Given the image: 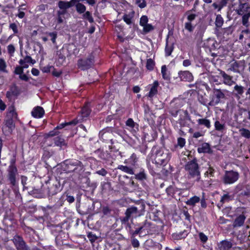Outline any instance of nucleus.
<instances>
[{
	"mask_svg": "<svg viewBox=\"0 0 250 250\" xmlns=\"http://www.w3.org/2000/svg\"><path fill=\"white\" fill-rule=\"evenodd\" d=\"M185 169L187 172L188 178H195L197 181L200 179V172L195 159L188 162L185 166Z\"/></svg>",
	"mask_w": 250,
	"mask_h": 250,
	"instance_id": "1",
	"label": "nucleus"
},
{
	"mask_svg": "<svg viewBox=\"0 0 250 250\" xmlns=\"http://www.w3.org/2000/svg\"><path fill=\"white\" fill-rule=\"evenodd\" d=\"M170 157L169 150L163 147L157 151L154 160L157 164L165 166L168 162Z\"/></svg>",
	"mask_w": 250,
	"mask_h": 250,
	"instance_id": "2",
	"label": "nucleus"
},
{
	"mask_svg": "<svg viewBox=\"0 0 250 250\" xmlns=\"http://www.w3.org/2000/svg\"><path fill=\"white\" fill-rule=\"evenodd\" d=\"M210 101L208 104L210 106H214L218 104L222 99L225 98V95L223 91L220 89H214L212 95L210 97Z\"/></svg>",
	"mask_w": 250,
	"mask_h": 250,
	"instance_id": "3",
	"label": "nucleus"
},
{
	"mask_svg": "<svg viewBox=\"0 0 250 250\" xmlns=\"http://www.w3.org/2000/svg\"><path fill=\"white\" fill-rule=\"evenodd\" d=\"M239 178V173L234 171H226L223 177L222 181L225 184H232Z\"/></svg>",
	"mask_w": 250,
	"mask_h": 250,
	"instance_id": "4",
	"label": "nucleus"
},
{
	"mask_svg": "<svg viewBox=\"0 0 250 250\" xmlns=\"http://www.w3.org/2000/svg\"><path fill=\"white\" fill-rule=\"evenodd\" d=\"M159 85V84L157 81H154L152 84H148L146 87V89L148 91L146 96L148 97L150 99L155 97L158 93Z\"/></svg>",
	"mask_w": 250,
	"mask_h": 250,
	"instance_id": "5",
	"label": "nucleus"
},
{
	"mask_svg": "<svg viewBox=\"0 0 250 250\" xmlns=\"http://www.w3.org/2000/svg\"><path fill=\"white\" fill-rule=\"evenodd\" d=\"M94 62V57L92 55L86 59H81L79 60L78 65L79 68L83 70L88 69L90 67Z\"/></svg>",
	"mask_w": 250,
	"mask_h": 250,
	"instance_id": "6",
	"label": "nucleus"
},
{
	"mask_svg": "<svg viewBox=\"0 0 250 250\" xmlns=\"http://www.w3.org/2000/svg\"><path fill=\"white\" fill-rule=\"evenodd\" d=\"M235 11L239 15L249 14L250 13V4L247 3H240Z\"/></svg>",
	"mask_w": 250,
	"mask_h": 250,
	"instance_id": "7",
	"label": "nucleus"
},
{
	"mask_svg": "<svg viewBox=\"0 0 250 250\" xmlns=\"http://www.w3.org/2000/svg\"><path fill=\"white\" fill-rule=\"evenodd\" d=\"M178 76L181 81L190 82L193 80V76L188 71H181L178 73Z\"/></svg>",
	"mask_w": 250,
	"mask_h": 250,
	"instance_id": "8",
	"label": "nucleus"
},
{
	"mask_svg": "<svg viewBox=\"0 0 250 250\" xmlns=\"http://www.w3.org/2000/svg\"><path fill=\"white\" fill-rule=\"evenodd\" d=\"M125 214L126 217L124 219L125 221H128L129 218L131 216L136 217L140 215L138 212L137 208L135 207H131L128 208L126 210Z\"/></svg>",
	"mask_w": 250,
	"mask_h": 250,
	"instance_id": "9",
	"label": "nucleus"
},
{
	"mask_svg": "<svg viewBox=\"0 0 250 250\" xmlns=\"http://www.w3.org/2000/svg\"><path fill=\"white\" fill-rule=\"evenodd\" d=\"M219 75L223 78L224 84L231 86L235 83L232 77L228 75L224 71L220 70Z\"/></svg>",
	"mask_w": 250,
	"mask_h": 250,
	"instance_id": "10",
	"label": "nucleus"
},
{
	"mask_svg": "<svg viewBox=\"0 0 250 250\" xmlns=\"http://www.w3.org/2000/svg\"><path fill=\"white\" fill-rule=\"evenodd\" d=\"M13 242L18 250H27L22 239L20 237H14Z\"/></svg>",
	"mask_w": 250,
	"mask_h": 250,
	"instance_id": "11",
	"label": "nucleus"
},
{
	"mask_svg": "<svg viewBox=\"0 0 250 250\" xmlns=\"http://www.w3.org/2000/svg\"><path fill=\"white\" fill-rule=\"evenodd\" d=\"M17 174V169L14 167H11L9 168L8 177L11 184L15 186L16 184V176Z\"/></svg>",
	"mask_w": 250,
	"mask_h": 250,
	"instance_id": "12",
	"label": "nucleus"
},
{
	"mask_svg": "<svg viewBox=\"0 0 250 250\" xmlns=\"http://www.w3.org/2000/svg\"><path fill=\"white\" fill-rule=\"evenodd\" d=\"M77 0H71L70 1H60L58 3V6L61 9H66L75 4H76Z\"/></svg>",
	"mask_w": 250,
	"mask_h": 250,
	"instance_id": "13",
	"label": "nucleus"
},
{
	"mask_svg": "<svg viewBox=\"0 0 250 250\" xmlns=\"http://www.w3.org/2000/svg\"><path fill=\"white\" fill-rule=\"evenodd\" d=\"M44 113V111L41 106H37L33 108L31 112L32 115L36 118H42Z\"/></svg>",
	"mask_w": 250,
	"mask_h": 250,
	"instance_id": "14",
	"label": "nucleus"
},
{
	"mask_svg": "<svg viewBox=\"0 0 250 250\" xmlns=\"http://www.w3.org/2000/svg\"><path fill=\"white\" fill-rule=\"evenodd\" d=\"M31 63L34 64L35 61L33 60L31 57L26 56L23 59H21L19 61V63L24 68L28 67V63Z\"/></svg>",
	"mask_w": 250,
	"mask_h": 250,
	"instance_id": "15",
	"label": "nucleus"
},
{
	"mask_svg": "<svg viewBox=\"0 0 250 250\" xmlns=\"http://www.w3.org/2000/svg\"><path fill=\"white\" fill-rule=\"evenodd\" d=\"M232 243L227 240L221 241L218 245L220 250H231Z\"/></svg>",
	"mask_w": 250,
	"mask_h": 250,
	"instance_id": "16",
	"label": "nucleus"
},
{
	"mask_svg": "<svg viewBox=\"0 0 250 250\" xmlns=\"http://www.w3.org/2000/svg\"><path fill=\"white\" fill-rule=\"evenodd\" d=\"M246 217L244 215H240L237 217L234 220L233 226L234 228L240 227L242 226L245 222Z\"/></svg>",
	"mask_w": 250,
	"mask_h": 250,
	"instance_id": "17",
	"label": "nucleus"
},
{
	"mask_svg": "<svg viewBox=\"0 0 250 250\" xmlns=\"http://www.w3.org/2000/svg\"><path fill=\"white\" fill-rule=\"evenodd\" d=\"M198 152L200 153H209L210 151V148L209 147V145L208 143H204L202 144L198 148Z\"/></svg>",
	"mask_w": 250,
	"mask_h": 250,
	"instance_id": "18",
	"label": "nucleus"
},
{
	"mask_svg": "<svg viewBox=\"0 0 250 250\" xmlns=\"http://www.w3.org/2000/svg\"><path fill=\"white\" fill-rule=\"evenodd\" d=\"M134 12L131 11L128 14H125L123 17V20L127 24H130L132 22V19L134 17Z\"/></svg>",
	"mask_w": 250,
	"mask_h": 250,
	"instance_id": "19",
	"label": "nucleus"
},
{
	"mask_svg": "<svg viewBox=\"0 0 250 250\" xmlns=\"http://www.w3.org/2000/svg\"><path fill=\"white\" fill-rule=\"evenodd\" d=\"M56 146L62 147L66 146V143L64 139L61 137H57L54 139Z\"/></svg>",
	"mask_w": 250,
	"mask_h": 250,
	"instance_id": "20",
	"label": "nucleus"
},
{
	"mask_svg": "<svg viewBox=\"0 0 250 250\" xmlns=\"http://www.w3.org/2000/svg\"><path fill=\"white\" fill-rule=\"evenodd\" d=\"M200 200V199L199 197L194 196L186 201V203L188 205L194 206L196 203L199 202Z\"/></svg>",
	"mask_w": 250,
	"mask_h": 250,
	"instance_id": "21",
	"label": "nucleus"
},
{
	"mask_svg": "<svg viewBox=\"0 0 250 250\" xmlns=\"http://www.w3.org/2000/svg\"><path fill=\"white\" fill-rule=\"evenodd\" d=\"M239 132L241 136L246 138H250V131L245 128H241L239 129Z\"/></svg>",
	"mask_w": 250,
	"mask_h": 250,
	"instance_id": "22",
	"label": "nucleus"
},
{
	"mask_svg": "<svg viewBox=\"0 0 250 250\" xmlns=\"http://www.w3.org/2000/svg\"><path fill=\"white\" fill-rule=\"evenodd\" d=\"M214 127L216 130L223 132L226 128L225 123H221L219 121H215Z\"/></svg>",
	"mask_w": 250,
	"mask_h": 250,
	"instance_id": "23",
	"label": "nucleus"
},
{
	"mask_svg": "<svg viewBox=\"0 0 250 250\" xmlns=\"http://www.w3.org/2000/svg\"><path fill=\"white\" fill-rule=\"evenodd\" d=\"M118 169L121 170L123 171H124L129 174H134V172L133 169L127 166L120 165L118 167Z\"/></svg>",
	"mask_w": 250,
	"mask_h": 250,
	"instance_id": "24",
	"label": "nucleus"
},
{
	"mask_svg": "<svg viewBox=\"0 0 250 250\" xmlns=\"http://www.w3.org/2000/svg\"><path fill=\"white\" fill-rule=\"evenodd\" d=\"M197 122L199 125H204L208 128L210 127V122L209 120L206 119H199L197 120Z\"/></svg>",
	"mask_w": 250,
	"mask_h": 250,
	"instance_id": "25",
	"label": "nucleus"
},
{
	"mask_svg": "<svg viewBox=\"0 0 250 250\" xmlns=\"http://www.w3.org/2000/svg\"><path fill=\"white\" fill-rule=\"evenodd\" d=\"M188 235V232L186 230H184L183 232H181L177 234H174L173 237L175 239L179 240L185 238Z\"/></svg>",
	"mask_w": 250,
	"mask_h": 250,
	"instance_id": "26",
	"label": "nucleus"
},
{
	"mask_svg": "<svg viewBox=\"0 0 250 250\" xmlns=\"http://www.w3.org/2000/svg\"><path fill=\"white\" fill-rule=\"evenodd\" d=\"M224 23V20L220 15H217L215 19V25L217 27H221Z\"/></svg>",
	"mask_w": 250,
	"mask_h": 250,
	"instance_id": "27",
	"label": "nucleus"
},
{
	"mask_svg": "<svg viewBox=\"0 0 250 250\" xmlns=\"http://www.w3.org/2000/svg\"><path fill=\"white\" fill-rule=\"evenodd\" d=\"M7 65L5 61L2 58H0V71L4 73H8L6 69Z\"/></svg>",
	"mask_w": 250,
	"mask_h": 250,
	"instance_id": "28",
	"label": "nucleus"
},
{
	"mask_svg": "<svg viewBox=\"0 0 250 250\" xmlns=\"http://www.w3.org/2000/svg\"><path fill=\"white\" fill-rule=\"evenodd\" d=\"M135 178L136 179L139 180H143L146 179V174L144 169H142L139 173L136 174Z\"/></svg>",
	"mask_w": 250,
	"mask_h": 250,
	"instance_id": "29",
	"label": "nucleus"
},
{
	"mask_svg": "<svg viewBox=\"0 0 250 250\" xmlns=\"http://www.w3.org/2000/svg\"><path fill=\"white\" fill-rule=\"evenodd\" d=\"M234 89L237 92V97L238 98H240V95H242L243 94V93H244V87L241 85H239L236 84L234 87Z\"/></svg>",
	"mask_w": 250,
	"mask_h": 250,
	"instance_id": "30",
	"label": "nucleus"
},
{
	"mask_svg": "<svg viewBox=\"0 0 250 250\" xmlns=\"http://www.w3.org/2000/svg\"><path fill=\"white\" fill-rule=\"evenodd\" d=\"M161 73L163 79L165 80H168L169 76L167 72V68L166 65H163L161 67Z\"/></svg>",
	"mask_w": 250,
	"mask_h": 250,
	"instance_id": "31",
	"label": "nucleus"
},
{
	"mask_svg": "<svg viewBox=\"0 0 250 250\" xmlns=\"http://www.w3.org/2000/svg\"><path fill=\"white\" fill-rule=\"evenodd\" d=\"M90 113V110L88 105H85L81 110L82 116L83 117H87Z\"/></svg>",
	"mask_w": 250,
	"mask_h": 250,
	"instance_id": "32",
	"label": "nucleus"
},
{
	"mask_svg": "<svg viewBox=\"0 0 250 250\" xmlns=\"http://www.w3.org/2000/svg\"><path fill=\"white\" fill-rule=\"evenodd\" d=\"M76 10L79 13H83L86 10L85 6L81 3H78L76 4Z\"/></svg>",
	"mask_w": 250,
	"mask_h": 250,
	"instance_id": "33",
	"label": "nucleus"
},
{
	"mask_svg": "<svg viewBox=\"0 0 250 250\" xmlns=\"http://www.w3.org/2000/svg\"><path fill=\"white\" fill-rule=\"evenodd\" d=\"M155 65L154 62L151 59H149L147 60L146 67L149 70H153Z\"/></svg>",
	"mask_w": 250,
	"mask_h": 250,
	"instance_id": "34",
	"label": "nucleus"
},
{
	"mask_svg": "<svg viewBox=\"0 0 250 250\" xmlns=\"http://www.w3.org/2000/svg\"><path fill=\"white\" fill-rule=\"evenodd\" d=\"M250 17V13L245 14L242 17V23L246 26H248V21Z\"/></svg>",
	"mask_w": 250,
	"mask_h": 250,
	"instance_id": "35",
	"label": "nucleus"
},
{
	"mask_svg": "<svg viewBox=\"0 0 250 250\" xmlns=\"http://www.w3.org/2000/svg\"><path fill=\"white\" fill-rule=\"evenodd\" d=\"M186 14L188 15L187 19L189 22H191V21H193L196 17V14L190 13V11H187L186 12Z\"/></svg>",
	"mask_w": 250,
	"mask_h": 250,
	"instance_id": "36",
	"label": "nucleus"
},
{
	"mask_svg": "<svg viewBox=\"0 0 250 250\" xmlns=\"http://www.w3.org/2000/svg\"><path fill=\"white\" fill-rule=\"evenodd\" d=\"M148 18L146 16H143L140 19V24L142 26H143L144 25H145L148 22Z\"/></svg>",
	"mask_w": 250,
	"mask_h": 250,
	"instance_id": "37",
	"label": "nucleus"
},
{
	"mask_svg": "<svg viewBox=\"0 0 250 250\" xmlns=\"http://www.w3.org/2000/svg\"><path fill=\"white\" fill-rule=\"evenodd\" d=\"M8 115L11 118H16L17 117V113L13 107L8 109Z\"/></svg>",
	"mask_w": 250,
	"mask_h": 250,
	"instance_id": "38",
	"label": "nucleus"
},
{
	"mask_svg": "<svg viewBox=\"0 0 250 250\" xmlns=\"http://www.w3.org/2000/svg\"><path fill=\"white\" fill-rule=\"evenodd\" d=\"M135 2L141 8H145L146 5L145 0H136Z\"/></svg>",
	"mask_w": 250,
	"mask_h": 250,
	"instance_id": "39",
	"label": "nucleus"
},
{
	"mask_svg": "<svg viewBox=\"0 0 250 250\" xmlns=\"http://www.w3.org/2000/svg\"><path fill=\"white\" fill-rule=\"evenodd\" d=\"M173 51V47L171 45H168L167 44L165 48V52L166 55L167 56H168L171 55L172 52Z\"/></svg>",
	"mask_w": 250,
	"mask_h": 250,
	"instance_id": "40",
	"label": "nucleus"
},
{
	"mask_svg": "<svg viewBox=\"0 0 250 250\" xmlns=\"http://www.w3.org/2000/svg\"><path fill=\"white\" fill-rule=\"evenodd\" d=\"M125 124L127 126H128L132 128H134L136 125V124L135 123L134 121L131 118L128 119L126 121Z\"/></svg>",
	"mask_w": 250,
	"mask_h": 250,
	"instance_id": "41",
	"label": "nucleus"
},
{
	"mask_svg": "<svg viewBox=\"0 0 250 250\" xmlns=\"http://www.w3.org/2000/svg\"><path fill=\"white\" fill-rule=\"evenodd\" d=\"M214 171V169L212 167H209L208 170L205 173V175L206 176H213Z\"/></svg>",
	"mask_w": 250,
	"mask_h": 250,
	"instance_id": "42",
	"label": "nucleus"
},
{
	"mask_svg": "<svg viewBox=\"0 0 250 250\" xmlns=\"http://www.w3.org/2000/svg\"><path fill=\"white\" fill-rule=\"evenodd\" d=\"M185 28L188 30L189 32H192L193 30V26L191 23V22H186L185 24Z\"/></svg>",
	"mask_w": 250,
	"mask_h": 250,
	"instance_id": "43",
	"label": "nucleus"
},
{
	"mask_svg": "<svg viewBox=\"0 0 250 250\" xmlns=\"http://www.w3.org/2000/svg\"><path fill=\"white\" fill-rule=\"evenodd\" d=\"M143 27V31L146 33L149 32L153 29L152 25L148 23L146 24Z\"/></svg>",
	"mask_w": 250,
	"mask_h": 250,
	"instance_id": "44",
	"label": "nucleus"
},
{
	"mask_svg": "<svg viewBox=\"0 0 250 250\" xmlns=\"http://www.w3.org/2000/svg\"><path fill=\"white\" fill-rule=\"evenodd\" d=\"M77 124V122L75 121L70 122L68 123H66L64 124H61L59 125H58L56 129H62L63 127H64L66 125H71V124H74L76 125Z\"/></svg>",
	"mask_w": 250,
	"mask_h": 250,
	"instance_id": "45",
	"label": "nucleus"
},
{
	"mask_svg": "<svg viewBox=\"0 0 250 250\" xmlns=\"http://www.w3.org/2000/svg\"><path fill=\"white\" fill-rule=\"evenodd\" d=\"M48 35L51 37L52 42L55 44L56 43V39L57 37L56 32H50L48 33Z\"/></svg>",
	"mask_w": 250,
	"mask_h": 250,
	"instance_id": "46",
	"label": "nucleus"
},
{
	"mask_svg": "<svg viewBox=\"0 0 250 250\" xmlns=\"http://www.w3.org/2000/svg\"><path fill=\"white\" fill-rule=\"evenodd\" d=\"M83 17L85 19H87L89 22H92L93 21V19L89 11L86 12L85 14H84Z\"/></svg>",
	"mask_w": 250,
	"mask_h": 250,
	"instance_id": "47",
	"label": "nucleus"
},
{
	"mask_svg": "<svg viewBox=\"0 0 250 250\" xmlns=\"http://www.w3.org/2000/svg\"><path fill=\"white\" fill-rule=\"evenodd\" d=\"M185 143L186 141L185 139L181 137L178 139V145L181 147H182L185 146Z\"/></svg>",
	"mask_w": 250,
	"mask_h": 250,
	"instance_id": "48",
	"label": "nucleus"
},
{
	"mask_svg": "<svg viewBox=\"0 0 250 250\" xmlns=\"http://www.w3.org/2000/svg\"><path fill=\"white\" fill-rule=\"evenodd\" d=\"M5 125L10 128L14 127V124L12 119H10L6 121Z\"/></svg>",
	"mask_w": 250,
	"mask_h": 250,
	"instance_id": "49",
	"label": "nucleus"
},
{
	"mask_svg": "<svg viewBox=\"0 0 250 250\" xmlns=\"http://www.w3.org/2000/svg\"><path fill=\"white\" fill-rule=\"evenodd\" d=\"M23 68H24L22 66L16 67L15 70V73L19 75L21 74L22 73H23Z\"/></svg>",
	"mask_w": 250,
	"mask_h": 250,
	"instance_id": "50",
	"label": "nucleus"
},
{
	"mask_svg": "<svg viewBox=\"0 0 250 250\" xmlns=\"http://www.w3.org/2000/svg\"><path fill=\"white\" fill-rule=\"evenodd\" d=\"M150 226V224L149 223H146L142 227H144V229H142V231L144 233H149V230L148 229V227Z\"/></svg>",
	"mask_w": 250,
	"mask_h": 250,
	"instance_id": "51",
	"label": "nucleus"
},
{
	"mask_svg": "<svg viewBox=\"0 0 250 250\" xmlns=\"http://www.w3.org/2000/svg\"><path fill=\"white\" fill-rule=\"evenodd\" d=\"M233 0H221V6L219 7V11H221L222 8L223 7L225 6L229 1L232 2Z\"/></svg>",
	"mask_w": 250,
	"mask_h": 250,
	"instance_id": "52",
	"label": "nucleus"
},
{
	"mask_svg": "<svg viewBox=\"0 0 250 250\" xmlns=\"http://www.w3.org/2000/svg\"><path fill=\"white\" fill-rule=\"evenodd\" d=\"M87 237L92 242L95 241L97 238V236L92 233H88Z\"/></svg>",
	"mask_w": 250,
	"mask_h": 250,
	"instance_id": "53",
	"label": "nucleus"
},
{
	"mask_svg": "<svg viewBox=\"0 0 250 250\" xmlns=\"http://www.w3.org/2000/svg\"><path fill=\"white\" fill-rule=\"evenodd\" d=\"M7 50L8 53L12 55L14 53L15 49L13 45L10 44L7 47Z\"/></svg>",
	"mask_w": 250,
	"mask_h": 250,
	"instance_id": "54",
	"label": "nucleus"
},
{
	"mask_svg": "<svg viewBox=\"0 0 250 250\" xmlns=\"http://www.w3.org/2000/svg\"><path fill=\"white\" fill-rule=\"evenodd\" d=\"M199 237L201 241L203 242H206L208 240L207 236L202 232H200L199 233Z\"/></svg>",
	"mask_w": 250,
	"mask_h": 250,
	"instance_id": "55",
	"label": "nucleus"
},
{
	"mask_svg": "<svg viewBox=\"0 0 250 250\" xmlns=\"http://www.w3.org/2000/svg\"><path fill=\"white\" fill-rule=\"evenodd\" d=\"M96 173L104 176L107 174V171L104 168H102L101 169L96 171Z\"/></svg>",
	"mask_w": 250,
	"mask_h": 250,
	"instance_id": "56",
	"label": "nucleus"
},
{
	"mask_svg": "<svg viewBox=\"0 0 250 250\" xmlns=\"http://www.w3.org/2000/svg\"><path fill=\"white\" fill-rule=\"evenodd\" d=\"M10 28L15 33L18 32L17 27L15 23H11L10 25Z\"/></svg>",
	"mask_w": 250,
	"mask_h": 250,
	"instance_id": "57",
	"label": "nucleus"
},
{
	"mask_svg": "<svg viewBox=\"0 0 250 250\" xmlns=\"http://www.w3.org/2000/svg\"><path fill=\"white\" fill-rule=\"evenodd\" d=\"M132 245L134 247L137 248L139 246V242L137 239H133L132 240Z\"/></svg>",
	"mask_w": 250,
	"mask_h": 250,
	"instance_id": "58",
	"label": "nucleus"
},
{
	"mask_svg": "<svg viewBox=\"0 0 250 250\" xmlns=\"http://www.w3.org/2000/svg\"><path fill=\"white\" fill-rule=\"evenodd\" d=\"M15 95L16 93L14 91L10 90L7 92L6 95L7 98L10 99L12 96Z\"/></svg>",
	"mask_w": 250,
	"mask_h": 250,
	"instance_id": "59",
	"label": "nucleus"
},
{
	"mask_svg": "<svg viewBox=\"0 0 250 250\" xmlns=\"http://www.w3.org/2000/svg\"><path fill=\"white\" fill-rule=\"evenodd\" d=\"M229 196L228 194H225L221 198V202H224L228 201L229 199Z\"/></svg>",
	"mask_w": 250,
	"mask_h": 250,
	"instance_id": "60",
	"label": "nucleus"
},
{
	"mask_svg": "<svg viewBox=\"0 0 250 250\" xmlns=\"http://www.w3.org/2000/svg\"><path fill=\"white\" fill-rule=\"evenodd\" d=\"M6 108V105L4 102L0 99V110L3 111Z\"/></svg>",
	"mask_w": 250,
	"mask_h": 250,
	"instance_id": "61",
	"label": "nucleus"
},
{
	"mask_svg": "<svg viewBox=\"0 0 250 250\" xmlns=\"http://www.w3.org/2000/svg\"><path fill=\"white\" fill-rule=\"evenodd\" d=\"M191 64V61L189 60H185L183 62V65L185 67H188Z\"/></svg>",
	"mask_w": 250,
	"mask_h": 250,
	"instance_id": "62",
	"label": "nucleus"
},
{
	"mask_svg": "<svg viewBox=\"0 0 250 250\" xmlns=\"http://www.w3.org/2000/svg\"><path fill=\"white\" fill-rule=\"evenodd\" d=\"M32 74L34 76H38L39 75L40 72L38 69L36 68H32L31 70Z\"/></svg>",
	"mask_w": 250,
	"mask_h": 250,
	"instance_id": "63",
	"label": "nucleus"
},
{
	"mask_svg": "<svg viewBox=\"0 0 250 250\" xmlns=\"http://www.w3.org/2000/svg\"><path fill=\"white\" fill-rule=\"evenodd\" d=\"M20 78L21 80H23L24 81H27L28 80V77L25 74H24L23 73L20 75Z\"/></svg>",
	"mask_w": 250,
	"mask_h": 250,
	"instance_id": "64",
	"label": "nucleus"
}]
</instances>
